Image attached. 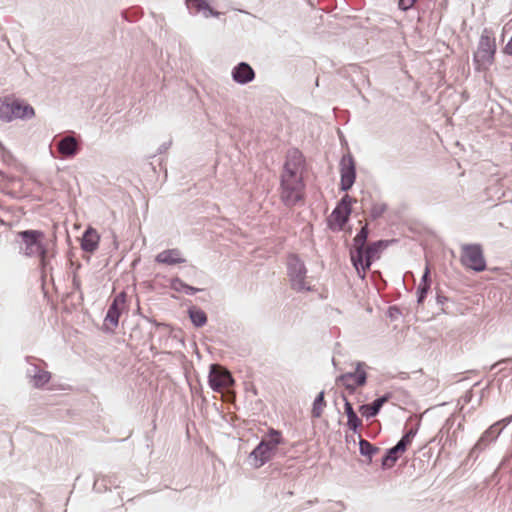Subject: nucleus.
<instances>
[{"label": "nucleus", "instance_id": "2eb2a0df", "mask_svg": "<svg viewBox=\"0 0 512 512\" xmlns=\"http://www.w3.org/2000/svg\"><path fill=\"white\" fill-rule=\"evenodd\" d=\"M155 260L166 265L181 264L186 261L179 249L164 250L156 256Z\"/></svg>", "mask_w": 512, "mask_h": 512}, {"label": "nucleus", "instance_id": "20e7f679", "mask_svg": "<svg viewBox=\"0 0 512 512\" xmlns=\"http://www.w3.org/2000/svg\"><path fill=\"white\" fill-rule=\"evenodd\" d=\"M496 53V41L494 34L489 29H484L474 53V63L478 70H486L494 62Z\"/></svg>", "mask_w": 512, "mask_h": 512}, {"label": "nucleus", "instance_id": "aec40b11", "mask_svg": "<svg viewBox=\"0 0 512 512\" xmlns=\"http://www.w3.org/2000/svg\"><path fill=\"white\" fill-rule=\"evenodd\" d=\"M504 420L499 421L491 425L481 436L480 443H490L494 441L501 433Z\"/></svg>", "mask_w": 512, "mask_h": 512}, {"label": "nucleus", "instance_id": "f03ea898", "mask_svg": "<svg viewBox=\"0 0 512 512\" xmlns=\"http://www.w3.org/2000/svg\"><path fill=\"white\" fill-rule=\"evenodd\" d=\"M284 443L282 433L274 428H269L262 437L260 443L249 455L252 467L260 468L276 454L278 446Z\"/></svg>", "mask_w": 512, "mask_h": 512}, {"label": "nucleus", "instance_id": "ddd939ff", "mask_svg": "<svg viewBox=\"0 0 512 512\" xmlns=\"http://www.w3.org/2000/svg\"><path fill=\"white\" fill-rule=\"evenodd\" d=\"M100 235L96 229L89 227L84 232L81 239V248L88 253H94L99 246Z\"/></svg>", "mask_w": 512, "mask_h": 512}, {"label": "nucleus", "instance_id": "c85d7f7f", "mask_svg": "<svg viewBox=\"0 0 512 512\" xmlns=\"http://www.w3.org/2000/svg\"><path fill=\"white\" fill-rule=\"evenodd\" d=\"M51 379V374L45 370H38L32 378L33 384L36 387H43Z\"/></svg>", "mask_w": 512, "mask_h": 512}, {"label": "nucleus", "instance_id": "4be33fe9", "mask_svg": "<svg viewBox=\"0 0 512 512\" xmlns=\"http://www.w3.org/2000/svg\"><path fill=\"white\" fill-rule=\"evenodd\" d=\"M187 7L190 10H193L194 13H199L200 11H208V14H205L206 17L209 15L218 16V12H214L205 0H186Z\"/></svg>", "mask_w": 512, "mask_h": 512}, {"label": "nucleus", "instance_id": "c756f323", "mask_svg": "<svg viewBox=\"0 0 512 512\" xmlns=\"http://www.w3.org/2000/svg\"><path fill=\"white\" fill-rule=\"evenodd\" d=\"M429 273H430L429 267L426 266L425 272H424V275H423V278H422V283L419 286V298H418L419 302L423 301L424 297L427 294V291L430 288V283L428 282V275H429Z\"/></svg>", "mask_w": 512, "mask_h": 512}, {"label": "nucleus", "instance_id": "393cba45", "mask_svg": "<svg viewBox=\"0 0 512 512\" xmlns=\"http://www.w3.org/2000/svg\"><path fill=\"white\" fill-rule=\"evenodd\" d=\"M403 453L396 449V445L387 451L386 456L383 458L382 465L385 468H391L394 466L398 458Z\"/></svg>", "mask_w": 512, "mask_h": 512}, {"label": "nucleus", "instance_id": "a211bd4d", "mask_svg": "<svg viewBox=\"0 0 512 512\" xmlns=\"http://www.w3.org/2000/svg\"><path fill=\"white\" fill-rule=\"evenodd\" d=\"M78 150V143L74 137L67 136L58 143V151L65 157L74 156Z\"/></svg>", "mask_w": 512, "mask_h": 512}, {"label": "nucleus", "instance_id": "0eeeda50", "mask_svg": "<svg viewBox=\"0 0 512 512\" xmlns=\"http://www.w3.org/2000/svg\"><path fill=\"white\" fill-rule=\"evenodd\" d=\"M384 246V241L373 242L369 245H365L361 249L363 253H361L362 257L360 262L356 261L355 258H351L353 266L361 278L365 277L367 271L370 269L372 261L379 258V253Z\"/></svg>", "mask_w": 512, "mask_h": 512}, {"label": "nucleus", "instance_id": "9d476101", "mask_svg": "<svg viewBox=\"0 0 512 512\" xmlns=\"http://www.w3.org/2000/svg\"><path fill=\"white\" fill-rule=\"evenodd\" d=\"M366 372L362 364H358L353 373H346L339 378V382L348 390L353 392L357 387L366 383Z\"/></svg>", "mask_w": 512, "mask_h": 512}, {"label": "nucleus", "instance_id": "9b49d317", "mask_svg": "<svg viewBox=\"0 0 512 512\" xmlns=\"http://www.w3.org/2000/svg\"><path fill=\"white\" fill-rule=\"evenodd\" d=\"M231 374L220 366H213L210 374V385L214 390L227 389L233 384Z\"/></svg>", "mask_w": 512, "mask_h": 512}, {"label": "nucleus", "instance_id": "4468645a", "mask_svg": "<svg viewBox=\"0 0 512 512\" xmlns=\"http://www.w3.org/2000/svg\"><path fill=\"white\" fill-rule=\"evenodd\" d=\"M232 77L237 83L246 84L255 78V72L249 64L242 62L233 69Z\"/></svg>", "mask_w": 512, "mask_h": 512}, {"label": "nucleus", "instance_id": "39448f33", "mask_svg": "<svg viewBox=\"0 0 512 512\" xmlns=\"http://www.w3.org/2000/svg\"><path fill=\"white\" fill-rule=\"evenodd\" d=\"M18 235L24 244V253L27 256H38L42 266L46 265L47 249L43 244L44 233L38 230L20 231Z\"/></svg>", "mask_w": 512, "mask_h": 512}, {"label": "nucleus", "instance_id": "a878e982", "mask_svg": "<svg viewBox=\"0 0 512 512\" xmlns=\"http://www.w3.org/2000/svg\"><path fill=\"white\" fill-rule=\"evenodd\" d=\"M171 288L177 292H185L186 294L193 295L196 292L200 291L198 288H194L192 286H189L185 284L182 280L179 278L172 279L171 281Z\"/></svg>", "mask_w": 512, "mask_h": 512}, {"label": "nucleus", "instance_id": "423d86ee", "mask_svg": "<svg viewBox=\"0 0 512 512\" xmlns=\"http://www.w3.org/2000/svg\"><path fill=\"white\" fill-rule=\"evenodd\" d=\"M461 264L476 272L486 269V261L483 250L479 244H465L461 247Z\"/></svg>", "mask_w": 512, "mask_h": 512}, {"label": "nucleus", "instance_id": "5701e85b", "mask_svg": "<svg viewBox=\"0 0 512 512\" xmlns=\"http://www.w3.org/2000/svg\"><path fill=\"white\" fill-rule=\"evenodd\" d=\"M188 313L192 323L196 327H202L203 325L206 324L207 315L202 309L193 306L189 309Z\"/></svg>", "mask_w": 512, "mask_h": 512}, {"label": "nucleus", "instance_id": "6ab92c4d", "mask_svg": "<svg viewBox=\"0 0 512 512\" xmlns=\"http://www.w3.org/2000/svg\"><path fill=\"white\" fill-rule=\"evenodd\" d=\"M388 401V397L387 396H383V397H380L378 399H376L373 403L371 404H365V405H362L359 409L360 413L362 414V416L366 417V418H371V417H374L377 415V413L379 412V410L381 409V407Z\"/></svg>", "mask_w": 512, "mask_h": 512}, {"label": "nucleus", "instance_id": "bb28decb", "mask_svg": "<svg viewBox=\"0 0 512 512\" xmlns=\"http://www.w3.org/2000/svg\"><path fill=\"white\" fill-rule=\"evenodd\" d=\"M416 435V430L410 429L396 444V449L404 453L407 448L412 444V441Z\"/></svg>", "mask_w": 512, "mask_h": 512}, {"label": "nucleus", "instance_id": "dca6fc26", "mask_svg": "<svg viewBox=\"0 0 512 512\" xmlns=\"http://www.w3.org/2000/svg\"><path fill=\"white\" fill-rule=\"evenodd\" d=\"M367 238H368V228H367V224H366L361 228L360 232L354 237L353 248L350 251L351 258H355L356 261H358V262L361 261V257H362L361 253H363V251L361 249L366 245Z\"/></svg>", "mask_w": 512, "mask_h": 512}, {"label": "nucleus", "instance_id": "6e6552de", "mask_svg": "<svg viewBox=\"0 0 512 512\" xmlns=\"http://www.w3.org/2000/svg\"><path fill=\"white\" fill-rule=\"evenodd\" d=\"M351 204L352 199L349 195H345L332 211L328 218V225L332 230L341 231L344 229L351 214Z\"/></svg>", "mask_w": 512, "mask_h": 512}, {"label": "nucleus", "instance_id": "cd10ccee", "mask_svg": "<svg viewBox=\"0 0 512 512\" xmlns=\"http://www.w3.org/2000/svg\"><path fill=\"white\" fill-rule=\"evenodd\" d=\"M416 435V430L410 429L396 444V449L404 453L407 448L412 444V441Z\"/></svg>", "mask_w": 512, "mask_h": 512}, {"label": "nucleus", "instance_id": "72a5a7b5", "mask_svg": "<svg viewBox=\"0 0 512 512\" xmlns=\"http://www.w3.org/2000/svg\"><path fill=\"white\" fill-rule=\"evenodd\" d=\"M509 361H511V359H510V358L502 359V360L498 361L497 363H495V364L493 365V367H495V366H497V365H499V364H501V363L509 362Z\"/></svg>", "mask_w": 512, "mask_h": 512}, {"label": "nucleus", "instance_id": "f8f14e48", "mask_svg": "<svg viewBox=\"0 0 512 512\" xmlns=\"http://www.w3.org/2000/svg\"><path fill=\"white\" fill-rule=\"evenodd\" d=\"M341 189L349 190L355 182V164L351 157H344L340 163Z\"/></svg>", "mask_w": 512, "mask_h": 512}, {"label": "nucleus", "instance_id": "2f4dec72", "mask_svg": "<svg viewBox=\"0 0 512 512\" xmlns=\"http://www.w3.org/2000/svg\"><path fill=\"white\" fill-rule=\"evenodd\" d=\"M417 0H399L398 6L401 10H408L413 7Z\"/></svg>", "mask_w": 512, "mask_h": 512}, {"label": "nucleus", "instance_id": "7c9ffc66", "mask_svg": "<svg viewBox=\"0 0 512 512\" xmlns=\"http://www.w3.org/2000/svg\"><path fill=\"white\" fill-rule=\"evenodd\" d=\"M360 446V452L364 456L371 457L374 453L378 451V448L374 447L370 442L367 440L361 439L359 442Z\"/></svg>", "mask_w": 512, "mask_h": 512}, {"label": "nucleus", "instance_id": "7ed1b4c3", "mask_svg": "<svg viewBox=\"0 0 512 512\" xmlns=\"http://www.w3.org/2000/svg\"><path fill=\"white\" fill-rule=\"evenodd\" d=\"M35 111L29 104L16 99L13 96L0 98V119L11 122L15 119L32 118Z\"/></svg>", "mask_w": 512, "mask_h": 512}, {"label": "nucleus", "instance_id": "412c9836", "mask_svg": "<svg viewBox=\"0 0 512 512\" xmlns=\"http://www.w3.org/2000/svg\"><path fill=\"white\" fill-rule=\"evenodd\" d=\"M344 410L347 416L348 427L351 430L356 431L362 425V421L358 418L355 411L353 410L352 404L347 400L345 401Z\"/></svg>", "mask_w": 512, "mask_h": 512}, {"label": "nucleus", "instance_id": "f3484780", "mask_svg": "<svg viewBox=\"0 0 512 512\" xmlns=\"http://www.w3.org/2000/svg\"><path fill=\"white\" fill-rule=\"evenodd\" d=\"M288 265L290 276L297 279L299 283H302L306 274V268L303 262L297 256H291Z\"/></svg>", "mask_w": 512, "mask_h": 512}, {"label": "nucleus", "instance_id": "f704fd0d", "mask_svg": "<svg viewBox=\"0 0 512 512\" xmlns=\"http://www.w3.org/2000/svg\"><path fill=\"white\" fill-rule=\"evenodd\" d=\"M0 149L4 150V146L0 143Z\"/></svg>", "mask_w": 512, "mask_h": 512}, {"label": "nucleus", "instance_id": "1a4fd4ad", "mask_svg": "<svg viewBox=\"0 0 512 512\" xmlns=\"http://www.w3.org/2000/svg\"><path fill=\"white\" fill-rule=\"evenodd\" d=\"M126 302V294L120 293L118 294L112 304L110 305L105 320H104V327L106 330L113 332L119 323V317L122 313V310L124 308Z\"/></svg>", "mask_w": 512, "mask_h": 512}, {"label": "nucleus", "instance_id": "473e14b6", "mask_svg": "<svg viewBox=\"0 0 512 512\" xmlns=\"http://www.w3.org/2000/svg\"><path fill=\"white\" fill-rule=\"evenodd\" d=\"M504 53L508 55H512V36L511 39L508 41V43L504 47Z\"/></svg>", "mask_w": 512, "mask_h": 512}, {"label": "nucleus", "instance_id": "b1692460", "mask_svg": "<svg viewBox=\"0 0 512 512\" xmlns=\"http://www.w3.org/2000/svg\"><path fill=\"white\" fill-rule=\"evenodd\" d=\"M326 407V401L324 399V392H320L316 399L314 400L312 407V417L320 418L323 415L324 409Z\"/></svg>", "mask_w": 512, "mask_h": 512}, {"label": "nucleus", "instance_id": "f257e3e1", "mask_svg": "<svg viewBox=\"0 0 512 512\" xmlns=\"http://www.w3.org/2000/svg\"><path fill=\"white\" fill-rule=\"evenodd\" d=\"M303 165V156L298 151L290 153L284 164L281 174L280 198L287 206L295 205L304 197Z\"/></svg>", "mask_w": 512, "mask_h": 512}]
</instances>
